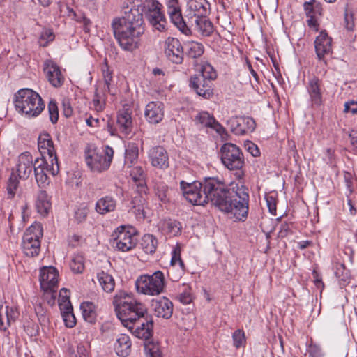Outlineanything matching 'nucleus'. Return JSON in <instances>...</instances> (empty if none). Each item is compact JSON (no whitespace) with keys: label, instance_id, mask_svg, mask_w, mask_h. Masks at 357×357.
<instances>
[{"label":"nucleus","instance_id":"10","mask_svg":"<svg viewBox=\"0 0 357 357\" xmlns=\"http://www.w3.org/2000/svg\"><path fill=\"white\" fill-rule=\"evenodd\" d=\"M143 8L151 24L160 31H165L167 22L162 11V5L157 0H146L143 3Z\"/></svg>","mask_w":357,"mask_h":357},{"label":"nucleus","instance_id":"29","mask_svg":"<svg viewBox=\"0 0 357 357\" xmlns=\"http://www.w3.org/2000/svg\"><path fill=\"white\" fill-rule=\"evenodd\" d=\"M195 121L197 125L214 129L219 134L225 132V128L209 113H199Z\"/></svg>","mask_w":357,"mask_h":357},{"label":"nucleus","instance_id":"64","mask_svg":"<svg viewBox=\"0 0 357 357\" xmlns=\"http://www.w3.org/2000/svg\"><path fill=\"white\" fill-rule=\"evenodd\" d=\"M167 8L168 13L172 11L173 12L181 10L178 0H167Z\"/></svg>","mask_w":357,"mask_h":357},{"label":"nucleus","instance_id":"28","mask_svg":"<svg viewBox=\"0 0 357 357\" xmlns=\"http://www.w3.org/2000/svg\"><path fill=\"white\" fill-rule=\"evenodd\" d=\"M199 70V74L193 75V84H196L197 82H201L202 81L204 82V79H207L211 82L212 80L217 77L216 71L208 62H202Z\"/></svg>","mask_w":357,"mask_h":357},{"label":"nucleus","instance_id":"7","mask_svg":"<svg viewBox=\"0 0 357 357\" xmlns=\"http://www.w3.org/2000/svg\"><path fill=\"white\" fill-rule=\"evenodd\" d=\"M165 285V276L160 271H157L152 275H141L135 282L137 292L149 296H157L162 293Z\"/></svg>","mask_w":357,"mask_h":357},{"label":"nucleus","instance_id":"38","mask_svg":"<svg viewBox=\"0 0 357 357\" xmlns=\"http://www.w3.org/2000/svg\"><path fill=\"white\" fill-rule=\"evenodd\" d=\"M84 319L90 323L93 324L96 321L97 314L96 307L93 303L84 302L80 305Z\"/></svg>","mask_w":357,"mask_h":357},{"label":"nucleus","instance_id":"48","mask_svg":"<svg viewBox=\"0 0 357 357\" xmlns=\"http://www.w3.org/2000/svg\"><path fill=\"white\" fill-rule=\"evenodd\" d=\"M89 209L86 204H82L75 211L74 217L78 223L86 220Z\"/></svg>","mask_w":357,"mask_h":357},{"label":"nucleus","instance_id":"14","mask_svg":"<svg viewBox=\"0 0 357 357\" xmlns=\"http://www.w3.org/2000/svg\"><path fill=\"white\" fill-rule=\"evenodd\" d=\"M227 125L236 135H242L252 132L255 129V120L246 116H236L227 120Z\"/></svg>","mask_w":357,"mask_h":357},{"label":"nucleus","instance_id":"19","mask_svg":"<svg viewBox=\"0 0 357 357\" xmlns=\"http://www.w3.org/2000/svg\"><path fill=\"white\" fill-rule=\"evenodd\" d=\"M165 54L172 62L178 64L183 60V49L181 42L175 38H168L165 42Z\"/></svg>","mask_w":357,"mask_h":357},{"label":"nucleus","instance_id":"60","mask_svg":"<svg viewBox=\"0 0 357 357\" xmlns=\"http://www.w3.org/2000/svg\"><path fill=\"white\" fill-rule=\"evenodd\" d=\"M347 270H346L344 264H341L337 266L335 271V275L341 280L346 281L348 278Z\"/></svg>","mask_w":357,"mask_h":357},{"label":"nucleus","instance_id":"61","mask_svg":"<svg viewBox=\"0 0 357 357\" xmlns=\"http://www.w3.org/2000/svg\"><path fill=\"white\" fill-rule=\"evenodd\" d=\"M146 199L141 194H137L135 197H132L131 204L132 208L135 207H142V206H145Z\"/></svg>","mask_w":357,"mask_h":357},{"label":"nucleus","instance_id":"53","mask_svg":"<svg viewBox=\"0 0 357 357\" xmlns=\"http://www.w3.org/2000/svg\"><path fill=\"white\" fill-rule=\"evenodd\" d=\"M234 346L236 348H239L245 343V333L242 330H236L232 335Z\"/></svg>","mask_w":357,"mask_h":357},{"label":"nucleus","instance_id":"56","mask_svg":"<svg viewBox=\"0 0 357 357\" xmlns=\"http://www.w3.org/2000/svg\"><path fill=\"white\" fill-rule=\"evenodd\" d=\"M265 199H266V204L268 208L269 212L273 215H275L276 206H277L276 198L273 195H266L265 197Z\"/></svg>","mask_w":357,"mask_h":357},{"label":"nucleus","instance_id":"22","mask_svg":"<svg viewBox=\"0 0 357 357\" xmlns=\"http://www.w3.org/2000/svg\"><path fill=\"white\" fill-rule=\"evenodd\" d=\"M151 308L158 317L169 319L173 313V303L166 297L160 299L153 300Z\"/></svg>","mask_w":357,"mask_h":357},{"label":"nucleus","instance_id":"25","mask_svg":"<svg viewBox=\"0 0 357 357\" xmlns=\"http://www.w3.org/2000/svg\"><path fill=\"white\" fill-rule=\"evenodd\" d=\"M33 158L29 152L21 153L18 158L17 172L20 178H27L32 172Z\"/></svg>","mask_w":357,"mask_h":357},{"label":"nucleus","instance_id":"23","mask_svg":"<svg viewBox=\"0 0 357 357\" xmlns=\"http://www.w3.org/2000/svg\"><path fill=\"white\" fill-rule=\"evenodd\" d=\"M312 106L317 109L322 104V86L321 81L317 77L310 79L307 85Z\"/></svg>","mask_w":357,"mask_h":357},{"label":"nucleus","instance_id":"50","mask_svg":"<svg viewBox=\"0 0 357 357\" xmlns=\"http://www.w3.org/2000/svg\"><path fill=\"white\" fill-rule=\"evenodd\" d=\"M19 181L14 174H12L7 183V192L8 198H13L18 188Z\"/></svg>","mask_w":357,"mask_h":357},{"label":"nucleus","instance_id":"35","mask_svg":"<svg viewBox=\"0 0 357 357\" xmlns=\"http://www.w3.org/2000/svg\"><path fill=\"white\" fill-rule=\"evenodd\" d=\"M19 316V312L13 307L6 306L5 315L0 312V330L6 331L11 323L15 322Z\"/></svg>","mask_w":357,"mask_h":357},{"label":"nucleus","instance_id":"54","mask_svg":"<svg viewBox=\"0 0 357 357\" xmlns=\"http://www.w3.org/2000/svg\"><path fill=\"white\" fill-rule=\"evenodd\" d=\"M54 39V35L50 30H45L41 33L39 38L38 43L40 46L45 47L50 42L53 41Z\"/></svg>","mask_w":357,"mask_h":357},{"label":"nucleus","instance_id":"34","mask_svg":"<svg viewBox=\"0 0 357 357\" xmlns=\"http://www.w3.org/2000/svg\"><path fill=\"white\" fill-rule=\"evenodd\" d=\"M160 225L161 230L170 236H176L181 233L182 226L178 220L165 219L160 222Z\"/></svg>","mask_w":357,"mask_h":357},{"label":"nucleus","instance_id":"46","mask_svg":"<svg viewBox=\"0 0 357 357\" xmlns=\"http://www.w3.org/2000/svg\"><path fill=\"white\" fill-rule=\"evenodd\" d=\"M102 72L104 78L105 82V91L112 93L111 90V82L112 81V71L109 69L108 63L106 60H105L104 63L102 66Z\"/></svg>","mask_w":357,"mask_h":357},{"label":"nucleus","instance_id":"47","mask_svg":"<svg viewBox=\"0 0 357 357\" xmlns=\"http://www.w3.org/2000/svg\"><path fill=\"white\" fill-rule=\"evenodd\" d=\"M70 267L75 273H82L84 270V259L82 255H75L73 257Z\"/></svg>","mask_w":357,"mask_h":357},{"label":"nucleus","instance_id":"26","mask_svg":"<svg viewBox=\"0 0 357 357\" xmlns=\"http://www.w3.org/2000/svg\"><path fill=\"white\" fill-rule=\"evenodd\" d=\"M210 4L206 0H188V15L194 17H203L209 13Z\"/></svg>","mask_w":357,"mask_h":357},{"label":"nucleus","instance_id":"32","mask_svg":"<svg viewBox=\"0 0 357 357\" xmlns=\"http://www.w3.org/2000/svg\"><path fill=\"white\" fill-rule=\"evenodd\" d=\"M192 82L193 75L190 79L189 86L199 96L208 99L213 95L212 83L210 81L204 79V82L202 81L196 84H193Z\"/></svg>","mask_w":357,"mask_h":357},{"label":"nucleus","instance_id":"43","mask_svg":"<svg viewBox=\"0 0 357 357\" xmlns=\"http://www.w3.org/2000/svg\"><path fill=\"white\" fill-rule=\"evenodd\" d=\"M138 146L135 143L128 144L126 149L125 164L130 167L138 158Z\"/></svg>","mask_w":357,"mask_h":357},{"label":"nucleus","instance_id":"39","mask_svg":"<svg viewBox=\"0 0 357 357\" xmlns=\"http://www.w3.org/2000/svg\"><path fill=\"white\" fill-rule=\"evenodd\" d=\"M141 245L144 252L152 255L156 250L158 240L153 235L147 234L142 237Z\"/></svg>","mask_w":357,"mask_h":357},{"label":"nucleus","instance_id":"21","mask_svg":"<svg viewBox=\"0 0 357 357\" xmlns=\"http://www.w3.org/2000/svg\"><path fill=\"white\" fill-rule=\"evenodd\" d=\"M43 70L50 83L54 87L61 86L64 77L59 67L52 60H47L44 63Z\"/></svg>","mask_w":357,"mask_h":357},{"label":"nucleus","instance_id":"62","mask_svg":"<svg viewBox=\"0 0 357 357\" xmlns=\"http://www.w3.org/2000/svg\"><path fill=\"white\" fill-rule=\"evenodd\" d=\"M344 112H357V98L344 103Z\"/></svg>","mask_w":357,"mask_h":357},{"label":"nucleus","instance_id":"49","mask_svg":"<svg viewBox=\"0 0 357 357\" xmlns=\"http://www.w3.org/2000/svg\"><path fill=\"white\" fill-rule=\"evenodd\" d=\"M155 195L158 199L163 203H167L169 201V189L167 185L165 184H158L155 188Z\"/></svg>","mask_w":357,"mask_h":357},{"label":"nucleus","instance_id":"63","mask_svg":"<svg viewBox=\"0 0 357 357\" xmlns=\"http://www.w3.org/2000/svg\"><path fill=\"white\" fill-rule=\"evenodd\" d=\"M47 159L44 157V155H42L41 158H37L34 161L33 168L34 169H40L45 168L47 165H50Z\"/></svg>","mask_w":357,"mask_h":357},{"label":"nucleus","instance_id":"15","mask_svg":"<svg viewBox=\"0 0 357 357\" xmlns=\"http://www.w3.org/2000/svg\"><path fill=\"white\" fill-rule=\"evenodd\" d=\"M40 287L44 291L52 293L53 302L55 299L54 289L57 287L58 271L52 267H43L40 269Z\"/></svg>","mask_w":357,"mask_h":357},{"label":"nucleus","instance_id":"55","mask_svg":"<svg viewBox=\"0 0 357 357\" xmlns=\"http://www.w3.org/2000/svg\"><path fill=\"white\" fill-rule=\"evenodd\" d=\"M65 325L68 328H73L76 324V319L73 314V311H68L66 313L61 314Z\"/></svg>","mask_w":357,"mask_h":357},{"label":"nucleus","instance_id":"12","mask_svg":"<svg viewBox=\"0 0 357 357\" xmlns=\"http://www.w3.org/2000/svg\"><path fill=\"white\" fill-rule=\"evenodd\" d=\"M125 326L137 337L144 340H147L152 336L153 322L151 315L148 312L146 314L139 315L135 321Z\"/></svg>","mask_w":357,"mask_h":357},{"label":"nucleus","instance_id":"37","mask_svg":"<svg viewBox=\"0 0 357 357\" xmlns=\"http://www.w3.org/2000/svg\"><path fill=\"white\" fill-rule=\"evenodd\" d=\"M97 278L104 291L111 293L114 291L115 287V281L111 275L104 271H101L98 273Z\"/></svg>","mask_w":357,"mask_h":357},{"label":"nucleus","instance_id":"30","mask_svg":"<svg viewBox=\"0 0 357 357\" xmlns=\"http://www.w3.org/2000/svg\"><path fill=\"white\" fill-rule=\"evenodd\" d=\"M116 207V201L115 199L112 196L106 195L96 202L95 209L98 213L105 215L114 211Z\"/></svg>","mask_w":357,"mask_h":357},{"label":"nucleus","instance_id":"13","mask_svg":"<svg viewBox=\"0 0 357 357\" xmlns=\"http://www.w3.org/2000/svg\"><path fill=\"white\" fill-rule=\"evenodd\" d=\"M181 188L185 199L194 205H204L206 199L204 197L203 181H194L187 183L181 181L180 183Z\"/></svg>","mask_w":357,"mask_h":357},{"label":"nucleus","instance_id":"40","mask_svg":"<svg viewBox=\"0 0 357 357\" xmlns=\"http://www.w3.org/2000/svg\"><path fill=\"white\" fill-rule=\"evenodd\" d=\"M172 22L183 33L187 34L190 31L181 14V10L172 11L168 13Z\"/></svg>","mask_w":357,"mask_h":357},{"label":"nucleus","instance_id":"33","mask_svg":"<svg viewBox=\"0 0 357 357\" xmlns=\"http://www.w3.org/2000/svg\"><path fill=\"white\" fill-rule=\"evenodd\" d=\"M195 30L203 36H209L213 32V25L207 15L195 19Z\"/></svg>","mask_w":357,"mask_h":357},{"label":"nucleus","instance_id":"11","mask_svg":"<svg viewBox=\"0 0 357 357\" xmlns=\"http://www.w3.org/2000/svg\"><path fill=\"white\" fill-rule=\"evenodd\" d=\"M38 144L41 155L47 154L48 160L51 162L50 167H47V170H49L53 176L56 175L59 171V166L51 136L47 132L40 134L38 137Z\"/></svg>","mask_w":357,"mask_h":357},{"label":"nucleus","instance_id":"58","mask_svg":"<svg viewBox=\"0 0 357 357\" xmlns=\"http://www.w3.org/2000/svg\"><path fill=\"white\" fill-rule=\"evenodd\" d=\"M146 119L150 123L156 124L163 119V113H144Z\"/></svg>","mask_w":357,"mask_h":357},{"label":"nucleus","instance_id":"17","mask_svg":"<svg viewBox=\"0 0 357 357\" xmlns=\"http://www.w3.org/2000/svg\"><path fill=\"white\" fill-rule=\"evenodd\" d=\"M185 271V264L181 257L179 248H176L172 252L170 266L168 268V276L174 282L178 281Z\"/></svg>","mask_w":357,"mask_h":357},{"label":"nucleus","instance_id":"59","mask_svg":"<svg viewBox=\"0 0 357 357\" xmlns=\"http://www.w3.org/2000/svg\"><path fill=\"white\" fill-rule=\"evenodd\" d=\"M164 109V105L160 101H153L148 103L146 106L145 112H161Z\"/></svg>","mask_w":357,"mask_h":357},{"label":"nucleus","instance_id":"8","mask_svg":"<svg viewBox=\"0 0 357 357\" xmlns=\"http://www.w3.org/2000/svg\"><path fill=\"white\" fill-rule=\"evenodd\" d=\"M43 236V229L40 224L35 223L30 226L24 232L22 238V250L24 253L31 257L37 256L40 250V238Z\"/></svg>","mask_w":357,"mask_h":357},{"label":"nucleus","instance_id":"41","mask_svg":"<svg viewBox=\"0 0 357 357\" xmlns=\"http://www.w3.org/2000/svg\"><path fill=\"white\" fill-rule=\"evenodd\" d=\"M303 7L307 16H318L321 15V4L317 0L305 1Z\"/></svg>","mask_w":357,"mask_h":357},{"label":"nucleus","instance_id":"16","mask_svg":"<svg viewBox=\"0 0 357 357\" xmlns=\"http://www.w3.org/2000/svg\"><path fill=\"white\" fill-rule=\"evenodd\" d=\"M223 207L220 206L219 208L222 212L230 215L231 218H234L238 220H244L248 214L249 206L245 207V211L241 212V209L239 208L240 200L236 199L229 196V192L224 197Z\"/></svg>","mask_w":357,"mask_h":357},{"label":"nucleus","instance_id":"6","mask_svg":"<svg viewBox=\"0 0 357 357\" xmlns=\"http://www.w3.org/2000/svg\"><path fill=\"white\" fill-rule=\"evenodd\" d=\"M204 197L206 199V204L211 202L212 204L218 208L223 207L224 197L229 193V188L224 181L215 178H205L203 181Z\"/></svg>","mask_w":357,"mask_h":357},{"label":"nucleus","instance_id":"3","mask_svg":"<svg viewBox=\"0 0 357 357\" xmlns=\"http://www.w3.org/2000/svg\"><path fill=\"white\" fill-rule=\"evenodd\" d=\"M114 150L109 146L101 149L88 144L84 149V159L87 167L93 173L107 171L112 161Z\"/></svg>","mask_w":357,"mask_h":357},{"label":"nucleus","instance_id":"2","mask_svg":"<svg viewBox=\"0 0 357 357\" xmlns=\"http://www.w3.org/2000/svg\"><path fill=\"white\" fill-rule=\"evenodd\" d=\"M113 304L116 315L124 326L135 321L139 315L147 313V309L143 303L124 291H119L115 295Z\"/></svg>","mask_w":357,"mask_h":357},{"label":"nucleus","instance_id":"42","mask_svg":"<svg viewBox=\"0 0 357 357\" xmlns=\"http://www.w3.org/2000/svg\"><path fill=\"white\" fill-rule=\"evenodd\" d=\"M144 347L146 357H162V354L158 342L151 341L149 339L144 340Z\"/></svg>","mask_w":357,"mask_h":357},{"label":"nucleus","instance_id":"52","mask_svg":"<svg viewBox=\"0 0 357 357\" xmlns=\"http://www.w3.org/2000/svg\"><path fill=\"white\" fill-rule=\"evenodd\" d=\"M75 16V19L77 22L83 24V29L86 33H89L90 31V28L91 26V21L86 17L84 14L77 15L76 14L72 9L70 10Z\"/></svg>","mask_w":357,"mask_h":357},{"label":"nucleus","instance_id":"9","mask_svg":"<svg viewBox=\"0 0 357 357\" xmlns=\"http://www.w3.org/2000/svg\"><path fill=\"white\" fill-rule=\"evenodd\" d=\"M113 246L121 252H128L137 243L135 229L130 226H120L114 231Z\"/></svg>","mask_w":357,"mask_h":357},{"label":"nucleus","instance_id":"24","mask_svg":"<svg viewBox=\"0 0 357 357\" xmlns=\"http://www.w3.org/2000/svg\"><path fill=\"white\" fill-rule=\"evenodd\" d=\"M149 158L151 165L158 169H165L169 167L167 152L162 146H155L151 149Z\"/></svg>","mask_w":357,"mask_h":357},{"label":"nucleus","instance_id":"51","mask_svg":"<svg viewBox=\"0 0 357 357\" xmlns=\"http://www.w3.org/2000/svg\"><path fill=\"white\" fill-rule=\"evenodd\" d=\"M308 357H324V352L321 347L311 340L307 349Z\"/></svg>","mask_w":357,"mask_h":357},{"label":"nucleus","instance_id":"4","mask_svg":"<svg viewBox=\"0 0 357 357\" xmlns=\"http://www.w3.org/2000/svg\"><path fill=\"white\" fill-rule=\"evenodd\" d=\"M13 102L17 112H43L45 107L40 95L26 88L18 90Z\"/></svg>","mask_w":357,"mask_h":357},{"label":"nucleus","instance_id":"45","mask_svg":"<svg viewBox=\"0 0 357 357\" xmlns=\"http://www.w3.org/2000/svg\"><path fill=\"white\" fill-rule=\"evenodd\" d=\"M130 175L135 183H138L137 185L141 187L142 190H144L145 192V176L143 169L139 166L134 167L131 169Z\"/></svg>","mask_w":357,"mask_h":357},{"label":"nucleus","instance_id":"5","mask_svg":"<svg viewBox=\"0 0 357 357\" xmlns=\"http://www.w3.org/2000/svg\"><path fill=\"white\" fill-rule=\"evenodd\" d=\"M220 159L224 166L229 170H237L236 176L241 179L244 176L242 170L245 165L244 156L241 149L232 143H225L220 149Z\"/></svg>","mask_w":357,"mask_h":357},{"label":"nucleus","instance_id":"36","mask_svg":"<svg viewBox=\"0 0 357 357\" xmlns=\"http://www.w3.org/2000/svg\"><path fill=\"white\" fill-rule=\"evenodd\" d=\"M38 212L42 215H47L50 208L51 202L47 192L45 190H40L36 202Z\"/></svg>","mask_w":357,"mask_h":357},{"label":"nucleus","instance_id":"44","mask_svg":"<svg viewBox=\"0 0 357 357\" xmlns=\"http://www.w3.org/2000/svg\"><path fill=\"white\" fill-rule=\"evenodd\" d=\"M204 52V47L202 43L190 41L187 44V55L192 59L201 56Z\"/></svg>","mask_w":357,"mask_h":357},{"label":"nucleus","instance_id":"57","mask_svg":"<svg viewBox=\"0 0 357 357\" xmlns=\"http://www.w3.org/2000/svg\"><path fill=\"white\" fill-rule=\"evenodd\" d=\"M183 286H184V291H183V292L181 293L178 295V299L182 303L188 304L192 301L191 294L189 291L190 287L187 285H183Z\"/></svg>","mask_w":357,"mask_h":357},{"label":"nucleus","instance_id":"27","mask_svg":"<svg viewBox=\"0 0 357 357\" xmlns=\"http://www.w3.org/2000/svg\"><path fill=\"white\" fill-rule=\"evenodd\" d=\"M229 196L240 200L239 208L241 209V212L245 211V207L249 206V190L244 185L237 184L236 188L229 189Z\"/></svg>","mask_w":357,"mask_h":357},{"label":"nucleus","instance_id":"20","mask_svg":"<svg viewBox=\"0 0 357 357\" xmlns=\"http://www.w3.org/2000/svg\"><path fill=\"white\" fill-rule=\"evenodd\" d=\"M315 52L318 59L321 61L326 55L332 53V38L326 31H321L314 41Z\"/></svg>","mask_w":357,"mask_h":357},{"label":"nucleus","instance_id":"1","mask_svg":"<svg viewBox=\"0 0 357 357\" xmlns=\"http://www.w3.org/2000/svg\"><path fill=\"white\" fill-rule=\"evenodd\" d=\"M130 7L124 6V13L121 17L114 18L112 27L114 36L122 49L132 52L139 47L141 38L144 33L143 15L138 6L128 0Z\"/></svg>","mask_w":357,"mask_h":357},{"label":"nucleus","instance_id":"18","mask_svg":"<svg viewBox=\"0 0 357 357\" xmlns=\"http://www.w3.org/2000/svg\"><path fill=\"white\" fill-rule=\"evenodd\" d=\"M132 121L130 113H118L115 126H113L108 122L107 127L109 131L112 135H116L117 132L126 136L130 133L132 130Z\"/></svg>","mask_w":357,"mask_h":357},{"label":"nucleus","instance_id":"31","mask_svg":"<svg viewBox=\"0 0 357 357\" xmlns=\"http://www.w3.org/2000/svg\"><path fill=\"white\" fill-rule=\"evenodd\" d=\"M114 347L118 356H128L131 351V341L129 336L126 334L119 335Z\"/></svg>","mask_w":357,"mask_h":357}]
</instances>
